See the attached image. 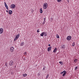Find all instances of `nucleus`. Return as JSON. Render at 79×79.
<instances>
[{
  "mask_svg": "<svg viewBox=\"0 0 79 79\" xmlns=\"http://www.w3.org/2000/svg\"><path fill=\"white\" fill-rule=\"evenodd\" d=\"M43 8L44 9H47L48 7V4L47 3H45L43 4Z\"/></svg>",
  "mask_w": 79,
  "mask_h": 79,
  "instance_id": "f257e3e1",
  "label": "nucleus"
},
{
  "mask_svg": "<svg viewBox=\"0 0 79 79\" xmlns=\"http://www.w3.org/2000/svg\"><path fill=\"white\" fill-rule=\"evenodd\" d=\"M44 35V37H46L47 36V33L45 32H43L40 35V36L43 37Z\"/></svg>",
  "mask_w": 79,
  "mask_h": 79,
  "instance_id": "f03ea898",
  "label": "nucleus"
},
{
  "mask_svg": "<svg viewBox=\"0 0 79 79\" xmlns=\"http://www.w3.org/2000/svg\"><path fill=\"white\" fill-rule=\"evenodd\" d=\"M15 7L16 6L15 4H12L10 6V8L12 9H14V8H15Z\"/></svg>",
  "mask_w": 79,
  "mask_h": 79,
  "instance_id": "7ed1b4c3",
  "label": "nucleus"
},
{
  "mask_svg": "<svg viewBox=\"0 0 79 79\" xmlns=\"http://www.w3.org/2000/svg\"><path fill=\"white\" fill-rule=\"evenodd\" d=\"M14 48L13 47H11L10 48V51L11 52H14Z\"/></svg>",
  "mask_w": 79,
  "mask_h": 79,
  "instance_id": "20e7f679",
  "label": "nucleus"
},
{
  "mask_svg": "<svg viewBox=\"0 0 79 79\" xmlns=\"http://www.w3.org/2000/svg\"><path fill=\"white\" fill-rule=\"evenodd\" d=\"M9 64L10 66H13V61H10L9 63Z\"/></svg>",
  "mask_w": 79,
  "mask_h": 79,
  "instance_id": "39448f33",
  "label": "nucleus"
},
{
  "mask_svg": "<svg viewBox=\"0 0 79 79\" xmlns=\"http://www.w3.org/2000/svg\"><path fill=\"white\" fill-rule=\"evenodd\" d=\"M71 39V36H69L67 37V40L68 41H69Z\"/></svg>",
  "mask_w": 79,
  "mask_h": 79,
  "instance_id": "423d86ee",
  "label": "nucleus"
},
{
  "mask_svg": "<svg viewBox=\"0 0 79 79\" xmlns=\"http://www.w3.org/2000/svg\"><path fill=\"white\" fill-rule=\"evenodd\" d=\"M3 32V29L2 28H0V34H2Z\"/></svg>",
  "mask_w": 79,
  "mask_h": 79,
  "instance_id": "0eeeda50",
  "label": "nucleus"
},
{
  "mask_svg": "<svg viewBox=\"0 0 79 79\" xmlns=\"http://www.w3.org/2000/svg\"><path fill=\"white\" fill-rule=\"evenodd\" d=\"M58 50V48H55L53 50V52L54 53H56V51Z\"/></svg>",
  "mask_w": 79,
  "mask_h": 79,
  "instance_id": "6e6552de",
  "label": "nucleus"
},
{
  "mask_svg": "<svg viewBox=\"0 0 79 79\" xmlns=\"http://www.w3.org/2000/svg\"><path fill=\"white\" fill-rule=\"evenodd\" d=\"M51 50H52V47H49L48 48V52H49V51H50Z\"/></svg>",
  "mask_w": 79,
  "mask_h": 79,
  "instance_id": "1a4fd4ad",
  "label": "nucleus"
},
{
  "mask_svg": "<svg viewBox=\"0 0 79 79\" xmlns=\"http://www.w3.org/2000/svg\"><path fill=\"white\" fill-rule=\"evenodd\" d=\"M8 12L9 14V15H11V14H12L13 13V11H12V10H9L8 11Z\"/></svg>",
  "mask_w": 79,
  "mask_h": 79,
  "instance_id": "9d476101",
  "label": "nucleus"
},
{
  "mask_svg": "<svg viewBox=\"0 0 79 79\" xmlns=\"http://www.w3.org/2000/svg\"><path fill=\"white\" fill-rule=\"evenodd\" d=\"M61 48L62 49H64V48H65V45H62L61 46Z\"/></svg>",
  "mask_w": 79,
  "mask_h": 79,
  "instance_id": "9b49d317",
  "label": "nucleus"
},
{
  "mask_svg": "<svg viewBox=\"0 0 79 79\" xmlns=\"http://www.w3.org/2000/svg\"><path fill=\"white\" fill-rule=\"evenodd\" d=\"M77 59H75L74 60V62L75 63H77Z\"/></svg>",
  "mask_w": 79,
  "mask_h": 79,
  "instance_id": "f8f14e48",
  "label": "nucleus"
},
{
  "mask_svg": "<svg viewBox=\"0 0 79 79\" xmlns=\"http://www.w3.org/2000/svg\"><path fill=\"white\" fill-rule=\"evenodd\" d=\"M19 34H18L15 37H17L18 39V38H19Z\"/></svg>",
  "mask_w": 79,
  "mask_h": 79,
  "instance_id": "ddd939ff",
  "label": "nucleus"
},
{
  "mask_svg": "<svg viewBox=\"0 0 79 79\" xmlns=\"http://www.w3.org/2000/svg\"><path fill=\"white\" fill-rule=\"evenodd\" d=\"M40 13H42V9L40 8Z\"/></svg>",
  "mask_w": 79,
  "mask_h": 79,
  "instance_id": "4468645a",
  "label": "nucleus"
},
{
  "mask_svg": "<svg viewBox=\"0 0 79 79\" xmlns=\"http://www.w3.org/2000/svg\"><path fill=\"white\" fill-rule=\"evenodd\" d=\"M18 38H17L16 37H15V38L14 39V41H16V40H18Z\"/></svg>",
  "mask_w": 79,
  "mask_h": 79,
  "instance_id": "2eb2a0df",
  "label": "nucleus"
},
{
  "mask_svg": "<svg viewBox=\"0 0 79 79\" xmlns=\"http://www.w3.org/2000/svg\"><path fill=\"white\" fill-rule=\"evenodd\" d=\"M56 35V38H57V39H59V38H60V36H59V35H58V34H57Z\"/></svg>",
  "mask_w": 79,
  "mask_h": 79,
  "instance_id": "dca6fc26",
  "label": "nucleus"
},
{
  "mask_svg": "<svg viewBox=\"0 0 79 79\" xmlns=\"http://www.w3.org/2000/svg\"><path fill=\"white\" fill-rule=\"evenodd\" d=\"M20 45L21 46H23V45H24V42H22L20 44Z\"/></svg>",
  "mask_w": 79,
  "mask_h": 79,
  "instance_id": "f3484780",
  "label": "nucleus"
},
{
  "mask_svg": "<svg viewBox=\"0 0 79 79\" xmlns=\"http://www.w3.org/2000/svg\"><path fill=\"white\" fill-rule=\"evenodd\" d=\"M23 76L24 77H26V76H27V74H23Z\"/></svg>",
  "mask_w": 79,
  "mask_h": 79,
  "instance_id": "a211bd4d",
  "label": "nucleus"
},
{
  "mask_svg": "<svg viewBox=\"0 0 79 79\" xmlns=\"http://www.w3.org/2000/svg\"><path fill=\"white\" fill-rule=\"evenodd\" d=\"M59 63L61 65H63V62H61V61H60V62H59Z\"/></svg>",
  "mask_w": 79,
  "mask_h": 79,
  "instance_id": "6ab92c4d",
  "label": "nucleus"
},
{
  "mask_svg": "<svg viewBox=\"0 0 79 79\" xmlns=\"http://www.w3.org/2000/svg\"><path fill=\"white\" fill-rule=\"evenodd\" d=\"M5 6L7 10H8V5H6V6Z\"/></svg>",
  "mask_w": 79,
  "mask_h": 79,
  "instance_id": "aec40b11",
  "label": "nucleus"
},
{
  "mask_svg": "<svg viewBox=\"0 0 79 79\" xmlns=\"http://www.w3.org/2000/svg\"><path fill=\"white\" fill-rule=\"evenodd\" d=\"M75 45V43L74 42V43H73L72 44V47H74Z\"/></svg>",
  "mask_w": 79,
  "mask_h": 79,
  "instance_id": "412c9836",
  "label": "nucleus"
},
{
  "mask_svg": "<svg viewBox=\"0 0 79 79\" xmlns=\"http://www.w3.org/2000/svg\"><path fill=\"white\" fill-rule=\"evenodd\" d=\"M66 73H64L63 74L62 76H64L65 75H66Z\"/></svg>",
  "mask_w": 79,
  "mask_h": 79,
  "instance_id": "4be33fe9",
  "label": "nucleus"
},
{
  "mask_svg": "<svg viewBox=\"0 0 79 79\" xmlns=\"http://www.w3.org/2000/svg\"><path fill=\"white\" fill-rule=\"evenodd\" d=\"M63 73H66V71L65 70H64L63 71Z\"/></svg>",
  "mask_w": 79,
  "mask_h": 79,
  "instance_id": "5701e85b",
  "label": "nucleus"
},
{
  "mask_svg": "<svg viewBox=\"0 0 79 79\" xmlns=\"http://www.w3.org/2000/svg\"><path fill=\"white\" fill-rule=\"evenodd\" d=\"M62 0H57L58 2H60Z\"/></svg>",
  "mask_w": 79,
  "mask_h": 79,
  "instance_id": "b1692460",
  "label": "nucleus"
},
{
  "mask_svg": "<svg viewBox=\"0 0 79 79\" xmlns=\"http://www.w3.org/2000/svg\"><path fill=\"white\" fill-rule=\"evenodd\" d=\"M77 68H78L77 67H76L75 68V71H76V70H77Z\"/></svg>",
  "mask_w": 79,
  "mask_h": 79,
  "instance_id": "393cba45",
  "label": "nucleus"
},
{
  "mask_svg": "<svg viewBox=\"0 0 79 79\" xmlns=\"http://www.w3.org/2000/svg\"><path fill=\"white\" fill-rule=\"evenodd\" d=\"M45 69V67H44L43 69V71H44Z\"/></svg>",
  "mask_w": 79,
  "mask_h": 79,
  "instance_id": "a878e982",
  "label": "nucleus"
},
{
  "mask_svg": "<svg viewBox=\"0 0 79 79\" xmlns=\"http://www.w3.org/2000/svg\"><path fill=\"white\" fill-rule=\"evenodd\" d=\"M4 5H5V6H6V5H7V4H6V2H4Z\"/></svg>",
  "mask_w": 79,
  "mask_h": 79,
  "instance_id": "bb28decb",
  "label": "nucleus"
},
{
  "mask_svg": "<svg viewBox=\"0 0 79 79\" xmlns=\"http://www.w3.org/2000/svg\"><path fill=\"white\" fill-rule=\"evenodd\" d=\"M48 76H49L48 74V75L46 76V79H47V78L48 77Z\"/></svg>",
  "mask_w": 79,
  "mask_h": 79,
  "instance_id": "cd10ccee",
  "label": "nucleus"
},
{
  "mask_svg": "<svg viewBox=\"0 0 79 79\" xmlns=\"http://www.w3.org/2000/svg\"><path fill=\"white\" fill-rule=\"evenodd\" d=\"M45 21H44L43 22V24H45Z\"/></svg>",
  "mask_w": 79,
  "mask_h": 79,
  "instance_id": "c85d7f7f",
  "label": "nucleus"
},
{
  "mask_svg": "<svg viewBox=\"0 0 79 79\" xmlns=\"http://www.w3.org/2000/svg\"><path fill=\"white\" fill-rule=\"evenodd\" d=\"M40 32V31H39V30H37V32L39 33Z\"/></svg>",
  "mask_w": 79,
  "mask_h": 79,
  "instance_id": "c756f323",
  "label": "nucleus"
},
{
  "mask_svg": "<svg viewBox=\"0 0 79 79\" xmlns=\"http://www.w3.org/2000/svg\"><path fill=\"white\" fill-rule=\"evenodd\" d=\"M24 55H26V52H25L24 53Z\"/></svg>",
  "mask_w": 79,
  "mask_h": 79,
  "instance_id": "7c9ffc66",
  "label": "nucleus"
},
{
  "mask_svg": "<svg viewBox=\"0 0 79 79\" xmlns=\"http://www.w3.org/2000/svg\"><path fill=\"white\" fill-rule=\"evenodd\" d=\"M63 74V72H61V74Z\"/></svg>",
  "mask_w": 79,
  "mask_h": 79,
  "instance_id": "2f4dec72",
  "label": "nucleus"
},
{
  "mask_svg": "<svg viewBox=\"0 0 79 79\" xmlns=\"http://www.w3.org/2000/svg\"><path fill=\"white\" fill-rule=\"evenodd\" d=\"M44 21H45V18H44Z\"/></svg>",
  "mask_w": 79,
  "mask_h": 79,
  "instance_id": "473e14b6",
  "label": "nucleus"
},
{
  "mask_svg": "<svg viewBox=\"0 0 79 79\" xmlns=\"http://www.w3.org/2000/svg\"><path fill=\"white\" fill-rule=\"evenodd\" d=\"M38 76H40V73H39L38 74Z\"/></svg>",
  "mask_w": 79,
  "mask_h": 79,
  "instance_id": "72a5a7b5",
  "label": "nucleus"
},
{
  "mask_svg": "<svg viewBox=\"0 0 79 79\" xmlns=\"http://www.w3.org/2000/svg\"><path fill=\"white\" fill-rule=\"evenodd\" d=\"M48 46L49 47H50V44H49L48 45Z\"/></svg>",
  "mask_w": 79,
  "mask_h": 79,
  "instance_id": "f704fd0d",
  "label": "nucleus"
},
{
  "mask_svg": "<svg viewBox=\"0 0 79 79\" xmlns=\"http://www.w3.org/2000/svg\"><path fill=\"white\" fill-rule=\"evenodd\" d=\"M6 11L7 13H8V11L7 10H6Z\"/></svg>",
  "mask_w": 79,
  "mask_h": 79,
  "instance_id": "c9c22d12",
  "label": "nucleus"
},
{
  "mask_svg": "<svg viewBox=\"0 0 79 79\" xmlns=\"http://www.w3.org/2000/svg\"><path fill=\"white\" fill-rule=\"evenodd\" d=\"M68 2H69V1H68Z\"/></svg>",
  "mask_w": 79,
  "mask_h": 79,
  "instance_id": "e433bc0d",
  "label": "nucleus"
}]
</instances>
